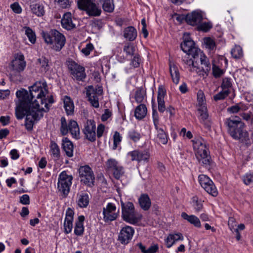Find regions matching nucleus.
I'll list each match as a JSON object with an SVG mask.
<instances>
[{
  "label": "nucleus",
  "instance_id": "obj_29",
  "mask_svg": "<svg viewBox=\"0 0 253 253\" xmlns=\"http://www.w3.org/2000/svg\"><path fill=\"white\" fill-rule=\"evenodd\" d=\"M169 67L172 80L174 84H177L180 79V75L177 66L174 63L169 62Z\"/></svg>",
  "mask_w": 253,
  "mask_h": 253
},
{
  "label": "nucleus",
  "instance_id": "obj_54",
  "mask_svg": "<svg viewBox=\"0 0 253 253\" xmlns=\"http://www.w3.org/2000/svg\"><path fill=\"white\" fill-rule=\"evenodd\" d=\"M54 2L63 8H67L70 6L69 0H54Z\"/></svg>",
  "mask_w": 253,
  "mask_h": 253
},
{
  "label": "nucleus",
  "instance_id": "obj_55",
  "mask_svg": "<svg viewBox=\"0 0 253 253\" xmlns=\"http://www.w3.org/2000/svg\"><path fill=\"white\" fill-rule=\"evenodd\" d=\"M92 1V0H78V7L83 10Z\"/></svg>",
  "mask_w": 253,
  "mask_h": 253
},
{
  "label": "nucleus",
  "instance_id": "obj_36",
  "mask_svg": "<svg viewBox=\"0 0 253 253\" xmlns=\"http://www.w3.org/2000/svg\"><path fill=\"white\" fill-rule=\"evenodd\" d=\"M155 129L157 131V138L159 142L163 144H166L168 141V135L162 128L157 126V128Z\"/></svg>",
  "mask_w": 253,
  "mask_h": 253
},
{
  "label": "nucleus",
  "instance_id": "obj_2",
  "mask_svg": "<svg viewBox=\"0 0 253 253\" xmlns=\"http://www.w3.org/2000/svg\"><path fill=\"white\" fill-rule=\"evenodd\" d=\"M224 125L229 135L235 140L243 142L249 140V133L245 129V124L238 116H232L226 118Z\"/></svg>",
  "mask_w": 253,
  "mask_h": 253
},
{
  "label": "nucleus",
  "instance_id": "obj_3",
  "mask_svg": "<svg viewBox=\"0 0 253 253\" xmlns=\"http://www.w3.org/2000/svg\"><path fill=\"white\" fill-rule=\"evenodd\" d=\"M192 141L196 157L199 163L205 166H210L211 159L206 141L201 137L194 138Z\"/></svg>",
  "mask_w": 253,
  "mask_h": 253
},
{
  "label": "nucleus",
  "instance_id": "obj_32",
  "mask_svg": "<svg viewBox=\"0 0 253 253\" xmlns=\"http://www.w3.org/2000/svg\"><path fill=\"white\" fill-rule=\"evenodd\" d=\"M64 108L66 114L68 115H71L74 114V104L71 98L68 96H65L63 100Z\"/></svg>",
  "mask_w": 253,
  "mask_h": 253
},
{
  "label": "nucleus",
  "instance_id": "obj_17",
  "mask_svg": "<svg viewBox=\"0 0 253 253\" xmlns=\"http://www.w3.org/2000/svg\"><path fill=\"white\" fill-rule=\"evenodd\" d=\"M134 230L133 227L126 226L122 228L119 235V240L122 244H127L131 240Z\"/></svg>",
  "mask_w": 253,
  "mask_h": 253
},
{
  "label": "nucleus",
  "instance_id": "obj_50",
  "mask_svg": "<svg viewBox=\"0 0 253 253\" xmlns=\"http://www.w3.org/2000/svg\"><path fill=\"white\" fill-rule=\"evenodd\" d=\"M121 141L122 137L120 134L118 132L116 131L113 135V150H116L117 149L118 144L120 143Z\"/></svg>",
  "mask_w": 253,
  "mask_h": 253
},
{
  "label": "nucleus",
  "instance_id": "obj_5",
  "mask_svg": "<svg viewBox=\"0 0 253 253\" xmlns=\"http://www.w3.org/2000/svg\"><path fill=\"white\" fill-rule=\"evenodd\" d=\"M122 218L124 221L133 225H136L142 219V214L135 211L133 204L130 202L124 203L121 201Z\"/></svg>",
  "mask_w": 253,
  "mask_h": 253
},
{
  "label": "nucleus",
  "instance_id": "obj_46",
  "mask_svg": "<svg viewBox=\"0 0 253 253\" xmlns=\"http://www.w3.org/2000/svg\"><path fill=\"white\" fill-rule=\"evenodd\" d=\"M232 57L235 59H239L242 57V49L240 46H235L231 51Z\"/></svg>",
  "mask_w": 253,
  "mask_h": 253
},
{
  "label": "nucleus",
  "instance_id": "obj_10",
  "mask_svg": "<svg viewBox=\"0 0 253 253\" xmlns=\"http://www.w3.org/2000/svg\"><path fill=\"white\" fill-rule=\"evenodd\" d=\"M26 65V62L22 55L13 59L10 64V78L14 80L15 76H19L20 73L24 70Z\"/></svg>",
  "mask_w": 253,
  "mask_h": 253
},
{
  "label": "nucleus",
  "instance_id": "obj_4",
  "mask_svg": "<svg viewBox=\"0 0 253 253\" xmlns=\"http://www.w3.org/2000/svg\"><path fill=\"white\" fill-rule=\"evenodd\" d=\"M41 34L44 42L52 45V48L56 51H60L65 45V36L56 30H51L48 32L42 31Z\"/></svg>",
  "mask_w": 253,
  "mask_h": 253
},
{
  "label": "nucleus",
  "instance_id": "obj_48",
  "mask_svg": "<svg viewBox=\"0 0 253 253\" xmlns=\"http://www.w3.org/2000/svg\"><path fill=\"white\" fill-rule=\"evenodd\" d=\"M232 87V84L231 83V79L229 78H224L222 79V83L221 85V87L222 89H227L230 90V89Z\"/></svg>",
  "mask_w": 253,
  "mask_h": 253
},
{
  "label": "nucleus",
  "instance_id": "obj_7",
  "mask_svg": "<svg viewBox=\"0 0 253 253\" xmlns=\"http://www.w3.org/2000/svg\"><path fill=\"white\" fill-rule=\"evenodd\" d=\"M60 121V132L63 135H66L69 131L73 137L76 139L80 138V128L77 122L70 120L67 124L64 117H62Z\"/></svg>",
  "mask_w": 253,
  "mask_h": 253
},
{
  "label": "nucleus",
  "instance_id": "obj_25",
  "mask_svg": "<svg viewBox=\"0 0 253 253\" xmlns=\"http://www.w3.org/2000/svg\"><path fill=\"white\" fill-rule=\"evenodd\" d=\"M183 236L181 233L169 234L165 240V244L167 248H170L176 242L183 240Z\"/></svg>",
  "mask_w": 253,
  "mask_h": 253
},
{
  "label": "nucleus",
  "instance_id": "obj_11",
  "mask_svg": "<svg viewBox=\"0 0 253 253\" xmlns=\"http://www.w3.org/2000/svg\"><path fill=\"white\" fill-rule=\"evenodd\" d=\"M199 181L201 186L210 195L216 197L218 195L217 190L212 180L207 175L201 174L199 176Z\"/></svg>",
  "mask_w": 253,
  "mask_h": 253
},
{
  "label": "nucleus",
  "instance_id": "obj_19",
  "mask_svg": "<svg viewBox=\"0 0 253 253\" xmlns=\"http://www.w3.org/2000/svg\"><path fill=\"white\" fill-rule=\"evenodd\" d=\"M74 214L73 210L70 208H68L66 211V216L64 222V232L66 234H69L72 231Z\"/></svg>",
  "mask_w": 253,
  "mask_h": 253
},
{
  "label": "nucleus",
  "instance_id": "obj_60",
  "mask_svg": "<svg viewBox=\"0 0 253 253\" xmlns=\"http://www.w3.org/2000/svg\"><path fill=\"white\" fill-rule=\"evenodd\" d=\"M10 8L15 13L20 14L22 12V8L18 2H14L11 4Z\"/></svg>",
  "mask_w": 253,
  "mask_h": 253
},
{
  "label": "nucleus",
  "instance_id": "obj_24",
  "mask_svg": "<svg viewBox=\"0 0 253 253\" xmlns=\"http://www.w3.org/2000/svg\"><path fill=\"white\" fill-rule=\"evenodd\" d=\"M61 25L63 28L70 30L75 27L72 19V14L70 12H66L63 15L61 19Z\"/></svg>",
  "mask_w": 253,
  "mask_h": 253
},
{
  "label": "nucleus",
  "instance_id": "obj_20",
  "mask_svg": "<svg viewBox=\"0 0 253 253\" xmlns=\"http://www.w3.org/2000/svg\"><path fill=\"white\" fill-rule=\"evenodd\" d=\"M166 95V90L165 87L163 85L159 86L157 95L158 109L159 111L162 113H164L166 110L164 101V97Z\"/></svg>",
  "mask_w": 253,
  "mask_h": 253
},
{
  "label": "nucleus",
  "instance_id": "obj_44",
  "mask_svg": "<svg viewBox=\"0 0 253 253\" xmlns=\"http://www.w3.org/2000/svg\"><path fill=\"white\" fill-rule=\"evenodd\" d=\"M128 136L133 142H137L141 138L142 135L135 130H131L128 132Z\"/></svg>",
  "mask_w": 253,
  "mask_h": 253
},
{
  "label": "nucleus",
  "instance_id": "obj_6",
  "mask_svg": "<svg viewBox=\"0 0 253 253\" xmlns=\"http://www.w3.org/2000/svg\"><path fill=\"white\" fill-rule=\"evenodd\" d=\"M73 178L72 175L68 174L66 171L61 172L59 175L57 189L65 197H66L70 192Z\"/></svg>",
  "mask_w": 253,
  "mask_h": 253
},
{
  "label": "nucleus",
  "instance_id": "obj_62",
  "mask_svg": "<svg viewBox=\"0 0 253 253\" xmlns=\"http://www.w3.org/2000/svg\"><path fill=\"white\" fill-rule=\"evenodd\" d=\"M198 28L199 30L207 32L211 28V26L209 23L204 22L199 25Z\"/></svg>",
  "mask_w": 253,
  "mask_h": 253
},
{
  "label": "nucleus",
  "instance_id": "obj_14",
  "mask_svg": "<svg viewBox=\"0 0 253 253\" xmlns=\"http://www.w3.org/2000/svg\"><path fill=\"white\" fill-rule=\"evenodd\" d=\"M85 138L91 142L96 140V125L93 120H87L83 129Z\"/></svg>",
  "mask_w": 253,
  "mask_h": 253
},
{
  "label": "nucleus",
  "instance_id": "obj_58",
  "mask_svg": "<svg viewBox=\"0 0 253 253\" xmlns=\"http://www.w3.org/2000/svg\"><path fill=\"white\" fill-rule=\"evenodd\" d=\"M152 118L155 128H157L159 125V115L156 109L153 108Z\"/></svg>",
  "mask_w": 253,
  "mask_h": 253
},
{
  "label": "nucleus",
  "instance_id": "obj_40",
  "mask_svg": "<svg viewBox=\"0 0 253 253\" xmlns=\"http://www.w3.org/2000/svg\"><path fill=\"white\" fill-rule=\"evenodd\" d=\"M107 169L108 171L112 172L117 169L122 167L119 163L114 159H110L106 163Z\"/></svg>",
  "mask_w": 253,
  "mask_h": 253
},
{
  "label": "nucleus",
  "instance_id": "obj_16",
  "mask_svg": "<svg viewBox=\"0 0 253 253\" xmlns=\"http://www.w3.org/2000/svg\"><path fill=\"white\" fill-rule=\"evenodd\" d=\"M127 157L130 158L131 161L147 162L149 159L150 155L146 151L136 149L127 153Z\"/></svg>",
  "mask_w": 253,
  "mask_h": 253
},
{
  "label": "nucleus",
  "instance_id": "obj_43",
  "mask_svg": "<svg viewBox=\"0 0 253 253\" xmlns=\"http://www.w3.org/2000/svg\"><path fill=\"white\" fill-rule=\"evenodd\" d=\"M206 48L213 50L216 48V44L213 39L210 37H206L203 39Z\"/></svg>",
  "mask_w": 253,
  "mask_h": 253
},
{
  "label": "nucleus",
  "instance_id": "obj_56",
  "mask_svg": "<svg viewBox=\"0 0 253 253\" xmlns=\"http://www.w3.org/2000/svg\"><path fill=\"white\" fill-rule=\"evenodd\" d=\"M112 173L116 179H119L124 174V169L123 167L120 168V169H117Z\"/></svg>",
  "mask_w": 253,
  "mask_h": 253
},
{
  "label": "nucleus",
  "instance_id": "obj_57",
  "mask_svg": "<svg viewBox=\"0 0 253 253\" xmlns=\"http://www.w3.org/2000/svg\"><path fill=\"white\" fill-rule=\"evenodd\" d=\"M205 97L203 92L202 90L198 91L197 93V100L200 106H205Z\"/></svg>",
  "mask_w": 253,
  "mask_h": 253
},
{
  "label": "nucleus",
  "instance_id": "obj_52",
  "mask_svg": "<svg viewBox=\"0 0 253 253\" xmlns=\"http://www.w3.org/2000/svg\"><path fill=\"white\" fill-rule=\"evenodd\" d=\"M244 183L247 185L253 184V173H247L243 177Z\"/></svg>",
  "mask_w": 253,
  "mask_h": 253
},
{
  "label": "nucleus",
  "instance_id": "obj_9",
  "mask_svg": "<svg viewBox=\"0 0 253 253\" xmlns=\"http://www.w3.org/2000/svg\"><path fill=\"white\" fill-rule=\"evenodd\" d=\"M181 49L185 53L191 54L192 57H196L197 54L201 53V50L195 46L194 42L190 37L189 34L185 33L183 36V41L181 44Z\"/></svg>",
  "mask_w": 253,
  "mask_h": 253
},
{
  "label": "nucleus",
  "instance_id": "obj_13",
  "mask_svg": "<svg viewBox=\"0 0 253 253\" xmlns=\"http://www.w3.org/2000/svg\"><path fill=\"white\" fill-rule=\"evenodd\" d=\"M68 68L71 72L73 78L78 81H83L86 77L84 67L78 65L75 62H69Z\"/></svg>",
  "mask_w": 253,
  "mask_h": 253
},
{
  "label": "nucleus",
  "instance_id": "obj_34",
  "mask_svg": "<svg viewBox=\"0 0 253 253\" xmlns=\"http://www.w3.org/2000/svg\"><path fill=\"white\" fill-rule=\"evenodd\" d=\"M147 109L146 105L140 104L137 106L134 111V116L138 120H142L146 116Z\"/></svg>",
  "mask_w": 253,
  "mask_h": 253
},
{
  "label": "nucleus",
  "instance_id": "obj_35",
  "mask_svg": "<svg viewBox=\"0 0 253 253\" xmlns=\"http://www.w3.org/2000/svg\"><path fill=\"white\" fill-rule=\"evenodd\" d=\"M124 37L130 41H134L137 37L136 30L132 26L126 28L124 30Z\"/></svg>",
  "mask_w": 253,
  "mask_h": 253
},
{
  "label": "nucleus",
  "instance_id": "obj_18",
  "mask_svg": "<svg viewBox=\"0 0 253 253\" xmlns=\"http://www.w3.org/2000/svg\"><path fill=\"white\" fill-rule=\"evenodd\" d=\"M199 119L201 123L203 124L206 128H210L211 122L209 117L206 106H202L198 109Z\"/></svg>",
  "mask_w": 253,
  "mask_h": 253
},
{
  "label": "nucleus",
  "instance_id": "obj_45",
  "mask_svg": "<svg viewBox=\"0 0 253 253\" xmlns=\"http://www.w3.org/2000/svg\"><path fill=\"white\" fill-rule=\"evenodd\" d=\"M230 93V90L222 89L221 91L213 96V99L216 101L223 100L227 97Z\"/></svg>",
  "mask_w": 253,
  "mask_h": 253
},
{
  "label": "nucleus",
  "instance_id": "obj_23",
  "mask_svg": "<svg viewBox=\"0 0 253 253\" xmlns=\"http://www.w3.org/2000/svg\"><path fill=\"white\" fill-rule=\"evenodd\" d=\"M89 16L97 17L100 15L102 10L100 7L93 2L88 4L83 9Z\"/></svg>",
  "mask_w": 253,
  "mask_h": 253
},
{
  "label": "nucleus",
  "instance_id": "obj_63",
  "mask_svg": "<svg viewBox=\"0 0 253 253\" xmlns=\"http://www.w3.org/2000/svg\"><path fill=\"white\" fill-rule=\"evenodd\" d=\"M105 126L103 124H99L98 125L97 128V132L96 133V136L97 135L98 138H100L104 131Z\"/></svg>",
  "mask_w": 253,
  "mask_h": 253
},
{
  "label": "nucleus",
  "instance_id": "obj_21",
  "mask_svg": "<svg viewBox=\"0 0 253 253\" xmlns=\"http://www.w3.org/2000/svg\"><path fill=\"white\" fill-rule=\"evenodd\" d=\"M203 19L202 14L198 11H193L185 16L186 22L189 25L195 26L201 23Z\"/></svg>",
  "mask_w": 253,
  "mask_h": 253
},
{
  "label": "nucleus",
  "instance_id": "obj_26",
  "mask_svg": "<svg viewBox=\"0 0 253 253\" xmlns=\"http://www.w3.org/2000/svg\"><path fill=\"white\" fill-rule=\"evenodd\" d=\"M190 55L191 54L186 53V54L182 57V62L187 66V67L189 68V70L191 72H198L197 69L198 68L196 65V60H194V58L192 59L190 57Z\"/></svg>",
  "mask_w": 253,
  "mask_h": 253
},
{
  "label": "nucleus",
  "instance_id": "obj_64",
  "mask_svg": "<svg viewBox=\"0 0 253 253\" xmlns=\"http://www.w3.org/2000/svg\"><path fill=\"white\" fill-rule=\"evenodd\" d=\"M241 117L242 118L246 121H251V123H252L253 121V118H252V113H242L240 114Z\"/></svg>",
  "mask_w": 253,
  "mask_h": 253
},
{
  "label": "nucleus",
  "instance_id": "obj_61",
  "mask_svg": "<svg viewBox=\"0 0 253 253\" xmlns=\"http://www.w3.org/2000/svg\"><path fill=\"white\" fill-rule=\"evenodd\" d=\"M141 62V59L139 56L137 54L134 55L133 58L132 59L131 64L134 68H137L139 66Z\"/></svg>",
  "mask_w": 253,
  "mask_h": 253
},
{
  "label": "nucleus",
  "instance_id": "obj_22",
  "mask_svg": "<svg viewBox=\"0 0 253 253\" xmlns=\"http://www.w3.org/2000/svg\"><path fill=\"white\" fill-rule=\"evenodd\" d=\"M194 60H196V63L199 60L200 61L201 64L202 65V69L204 72L208 74L211 70V64L207 57L205 55L202 51H201L200 53L197 54L196 57H193Z\"/></svg>",
  "mask_w": 253,
  "mask_h": 253
},
{
  "label": "nucleus",
  "instance_id": "obj_33",
  "mask_svg": "<svg viewBox=\"0 0 253 253\" xmlns=\"http://www.w3.org/2000/svg\"><path fill=\"white\" fill-rule=\"evenodd\" d=\"M89 198L88 194L81 192L78 195V205L82 208H86L89 204Z\"/></svg>",
  "mask_w": 253,
  "mask_h": 253
},
{
  "label": "nucleus",
  "instance_id": "obj_28",
  "mask_svg": "<svg viewBox=\"0 0 253 253\" xmlns=\"http://www.w3.org/2000/svg\"><path fill=\"white\" fill-rule=\"evenodd\" d=\"M138 202L141 208L144 211H148L151 207V200L147 194H142L138 199Z\"/></svg>",
  "mask_w": 253,
  "mask_h": 253
},
{
  "label": "nucleus",
  "instance_id": "obj_42",
  "mask_svg": "<svg viewBox=\"0 0 253 253\" xmlns=\"http://www.w3.org/2000/svg\"><path fill=\"white\" fill-rule=\"evenodd\" d=\"M192 206L197 212L200 211L203 209V201L199 200L196 196L193 197L192 199Z\"/></svg>",
  "mask_w": 253,
  "mask_h": 253
},
{
  "label": "nucleus",
  "instance_id": "obj_8",
  "mask_svg": "<svg viewBox=\"0 0 253 253\" xmlns=\"http://www.w3.org/2000/svg\"><path fill=\"white\" fill-rule=\"evenodd\" d=\"M78 171L81 182L89 187L94 186L95 175L90 167L87 165L81 166Z\"/></svg>",
  "mask_w": 253,
  "mask_h": 253
},
{
  "label": "nucleus",
  "instance_id": "obj_31",
  "mask_svg": "<svg viewBox=\"0 0 253 253\" xmlns=\"http://www.w3.org/2000/svg\"><path fill=\"white\" fill-rule=\"evenodd\" d=\"M181 217L185 220H186L190 224L193 225L196 227L200 228L201 226L200 219L194 215H188L185 212H182Z\"/></svg>",
  "mask_w": 253,
  "mask_h": 253
},
{
  "label": "nucleus",
  "instance_id": "obj_15",
  "mask_svg": "<svg viewBox=\"0 0 253 253\" xmlns=\"http://www.w3.org/2000/svg\"><path fill=\"white\" fill-rule=\"evenodd\" d=\"M102 89L101 87L94 89L92 86H89L86 91L87 97L91 105L95 108H98L99 103L98 101V95L101 94Z\"/></svg>",
  "mask_w": 253,
  "mask_h": 253
},
{
  "label": "nucleus",
  "instance_id": "obj_53",
  "mask_svg": "<svg viewBox=\"0 0 253 253\" xmlns=\"http://www.w3.org/2000/svg\"><path fill=\"white\" fill-rule=\"evenodd\" d=\"M223 71L222 69L215 65H213L212 73L214 77L219 78L223 74Z\"/></svg>",
  "mask_w": 253,
  "mask_h": 253
},
{
  "label": "nucleus",
  "instance_id": "obj_37",
  "mask_svg": "<svg viewBox=\"0 0 253 253\" xmlns=\"http://www.w3.org/2000/svg\"><path fill=\"white\" fill-rule=\"evenodd\" d=\"M31 9L33 14L37 16H42L45 13L44 8L42 4L35 3L31 5Z\"/></svg>",
  "mask_w": 253,
  "mask_h": 253
},
{
  "label": "nucleus",
  "instance_id": "obj_47",
  "mask_svg": "<svg viewBox=\"0 0 253 253\" xmlns=\"http://www.w3.org/2000/svg\"><path fill=\"white\" fill-rule=\"evenodd\" d=\"M123 50L127 55L132 56L134 54L135 47L132 43H127L125 45Z\"/></svg>",
  "mask_w": 253,
  "mask_h": 253
},
{
  "label": "nucleus",
  "instance_id": "obj_30",
  "mask_svg": "<svg viewBox=\"0 0 253 253\" xmlns=\"http://www.w3.org/2000/svg\"><path fill=\"white\" fill-rule=\"evenodd\" d=\"M84 220V215H80L78 220L76 221L75 227L74 229V233L77 236H82L84 232V226L83 222Z\"/></svg>",
  "mask_w": 253,
  "mask_h": 253
},
{
  "label": "nucleus",
  "instance_id": "obj_39",
  "mask_svg": "<svg viewBox=\"0 0 253 253\" xmlns=\"http://www.w3.org/2000/svg\"><path fill=\"white\" fill-rule=\"evenodd\" d=\"M50 152L51 156L55 160H58L60 156V148L57 144L53 141H51L50 144Z\"/></svg>",
  "mask_w": 253,
  "mask_h": 253
},
{
  "label": "nucleus",
  "instance_id": "obj_49",
  "mask_svg": "<svg viewBox=\"0 0 253 253\" xmlns=\"http://www.w3.org/2000/svg\"><path fill=\"white\" fill-rule=\"evenodd\" d=\"M145 96V93L142 89H138L135 92V99L137 103L142 102Z\"/></svg>",
  "mask_w": 253,
  "mask_h": 253
},
{
  "label": "nucleus",
  "instance_id": "obj_51",
  "mask_svg": "<svg viewBox=\"0 0 253 253\" xmlns=\"http://www.w3.org/2000/svg\"><path fill=\"white\" fill-rule=\"evenodd\" d=\"M38 62L41 68L44 71L46 72L49 69L48 60L44 57H42L38 59Z\"/></svg>",
  "mask_w": 253,
  "mask_h": 253
},
{
  "label": "nucleus",
  "instance_id": "obj_59",
  "mask_svg": "<svg viewBox=\"0 0 253 253\" xmlns=\"http://www.w3.org/2000/svg\"><path fill=\"white\" fill-rule=\"evenodd\" d=\"M93 49V46L91 43H88L84 48L82 50V52L86 56L89 55L90 52Z\"/></svg>",
  "mask_w": 253,
  "mask_h": 253
},
{
  "label": "nucleus",
  "instance_id": "obj_12",
  "mask_svg": "<svg viewBox=\"0 0 253 253\" xmlns=\"http://www.w3.org/2000/svg\"><path fill=\"white\" fill-rule=\"evenodd\" d=\"M103 220L108 222L117 219L119 216V210H117L115 205L112 203H108L106 208L103 209Z\"/></svg>",
  "mask_w": 253,
  "mask_h": 253
},
{
  "label": "nucleus",
  "instance_id": "obj_1",
  "mask_svg": "<svg viewBox=\"0 0 253 253\" xmlns=\"http://www.w3.org/2000/svg\"><path fill=\"white\" fill-rule=\"evenodd\" d=\"M48 92L46 85L42 87L40 83L30 87L29 93L25 89L16 91L19 103L15 108V116L18 120H21L26 115L25 126L28 131L33 130L35 123L43 117V113L49 110V105L54 102Z\"/></svg>",
  "mask_w": 253,
  "mask_h": 253
},
{
  "label": "nucleus",
  "instance_id": "obj_27",
  "mask_svg": "<svg viewBox=\"0 0 253 253\" xmlns=\"http://www.w3.org/2000/svg\"><path fill=\"white\" fill-rule=\"evenodd\" d=\"M62 148L65 151L66 155L69 157L73 156L74 146L72 142L67 137H64L62 139Z\"/></svg>",
  "mask_w": 253,
  "mask_h": 253
},
{
  "label": "nucleus",
  "instance_id": "obj_38",
  "mask_svg": "<svg viewBox=\"0 0 253 253\" xmlns=\"http://www.w3.org/2000/svg\"><path fill=\"white\" fill-rule=\"evenodd\" d=\"M102 4V8L105 12L111 13L114 9L113 0H98Z\"/></svg>",
  "mask_w": 253,
  "mask_h": 253
},
{
  "label": "nucleus",
  "instance_id": "obj_41",
  "mask_svg": "<svg viewBox=\"0 0 253 253\" xmlns=\"http://www.w3.org/2000/svg\"><path fill=\"white\" fill-rule=\"evenodd\" d=\"M25 33L28 37L29 41L33 44L35 43L36 41V36L33 30L29 27H25Z\"/></svg>",
  "mask_w": 253,
  "mask_h": 253
}]
</instances>
